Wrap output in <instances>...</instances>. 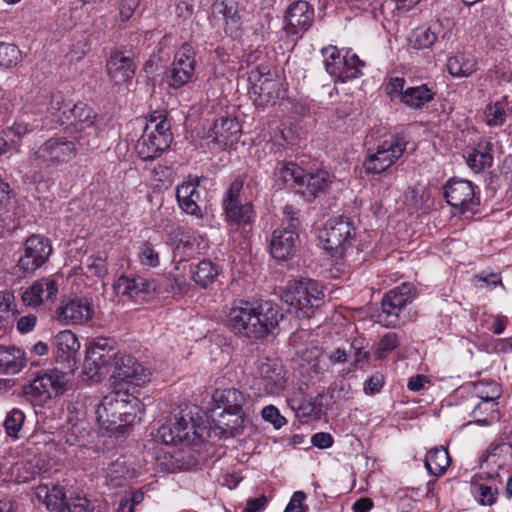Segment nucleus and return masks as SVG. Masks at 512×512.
<instances>
[{"label":"nucleus","instance_id":"nucleus-1","mask_svg":"<svg viewBox=\"0 0 512 512\" xmlns=\"http://www.w3.org/2000/svg\"><path fill=\"white\" fill-rule=\"evenodd\" d=\"M142 403L134 395L121 389L105 395L95 414L100 426L111 433H122L131 425L141 411Z\"/></svg>","mask_w":512,"mask_h":512},{"label":"nucleus","instance_id":"nucleus-2","mask_svg":"<svg viewBox=\"0 0 512 512\" xmlns=\"http://www.w3.org/2000/svg\"><path fill=\"white\" fill-rule=\"evenodd\" d=\"M206 427L202 418L192 411L175 409L167 421L158 429V439L166 444H200L205 437Z\"/></svg>","mask_w":512,"mask_h":512},{"label":"nucleus","instance_id":"nucleus-3","mask_svg":"<svg viewBox=\"0 0 512 512\" xmlns=\"http://www.w3.org/2000/svg\"><path fill=\"white\" fill-rule=\"evenodd\" d=\"M324 293L321 285L312 279L289 281L283 300L289 305V311L298 318H309L323 301Z\"/></svg>","mask_w":512,"mask_h":512},{"label":"nucleus","instance_id":"nucleus-4","mask_svg":"<svg viewBox=\"0 0 512 512\" xmlns=\"http://www.w3.org/2000/svg\"><path fill=\"white\" fill-rule=\"evenodd\" d=\"M77 155L76 144L64 136H54L33 148L29 162L37 168H56L70 162Z\"/></svg>","mask_w":512,"mask_h":512},{"label":"nucleus","instance_id":"nucleus-5","mask_svg":"<svg viewBox=\"0 0 512 512\" xmlns=\"http://www.w3.org/2000/svg\"><path fill=\"white\" fill-rule=\"evenodd\" d=\"M288 385V375L283 364L277 359H259L252 382V389L259 397H277Z\"/></svg>","mask_w":512,"mask_h":512},{"label":"nucleus","instance_id":"nucleus-6","mask_svg":"<svg viewBox=\"0 0 512 512\" xmlns=\"http://www.w3.org/2000/svg\"><path fill=\"white\" fill-rule=\"evenodd\" d=\"M284 220L287 226L276 229L270 241V251L277 260H288L296 251L299 243L298 229L300 220L292 206L283 209Z\"/></svg>","mask_w":512,"mask_h":512},{"label":"nucleus","instance_id":"nucleus-7","mask_svg":"<svg viewBox=\"0 0 512 512\" xmlns=\"http://www.w3.org/2000/svg\"><path fill=\"white\" fill-rule=\"evenodd\" d=\"M326 71L338 81L347 82L362 75L364 61L351 51L345 54L336 46H327L321 50Z\"/></svg>","mask_w":512,"mask_h":512},{"label":"nucleus","instance_id":"nucleus-8","mask_svg":"<svg viewBox=\"0 0 512 512\" xmlns=\"http://www.w3.org/2000/svg\"><path fill=\"white\" fill-rule=\"evenodd\" d=\"M353 236L354 228L351 222L343 217L330 219L320 235L322 248L331 252L332 257L336 258L337 271H341L343 265L338 260L343 259Z\"/></svg>","mask_w":512,"mask_h":512},{"label":"nucleus","instance_id":"nucleus-9","mask_svg":"<svg viewBox=\"0 0 512 512\" xmlns=\"http://www.w3.org/2000/svg\"><path fill=\"white\" fill-rule=\"evenodd\" d=\"M248 80L255 95L253 102L256 107L265 108L274 105L285 96V89L280 80L270 73L267 66H257L249 72Z\"/></svg>","mask_w":512,"mask_h":512},{"label":"nucleus","instance_id":"nucleus-10","mask_svg":"<svg viewBox=\"0 0 512 512\" xmlns=\"http://www.w3.org/2000/svg\"><path fill=\"white\" fill-rule=\"evenodd\" d=\"M406 142L397 135H389L374 150H369L363 167L366 173L379 174L389 169L405 152Z\"/></svg>","mask_w":512,"mask_h":512},{"label":"nucleus","instance_id":"nucleus-11","mask_svg":"<svg viewBox=\"0 0 512 512\" xmlns=\"http://www.w3.org/2000/svg\"><path fill=\"white\" fill-rule=\"evenodd\" d=\"M195 52L191 44L184 43L175 53L171 65L165 72L167 85L179 89L196 79Z\"/></svg>","mask_w":512,"mask_h":512},{"label":"nucleus","instance_id":"nucleus-12","mask_svg":"<svg viewBox=\"0 0 512 512\" xmlns=\"http://www.w3.org/2000/svg\"><path fill=\"white\" fill-rule=\"evenodd\" d=\"M66 373L58 369H50L38 375L24 388V393L35 403L43 404L51 398L62 394L67 384Z\"/></svg>","mask_w":512,"mask_h":512},{"label":"nucleus","instance_id":"nucleus-13","mask_svg":"<svg viewBox=\"0 0 512 512\" xmlns=\"http://www.w3.org/2000/svg\"><path fill=\"white\" fill-rule=\"evenodd\" d=\"M415 288L412 284L402 283L385 294L382 300V313L379 322L383 325L396 326L402 309L415 297Z\"/></svg>","mask_w":512,"mask_h":512},{"label":"nucleus","instance_id":"nucleus-14","mask_svg":"<svg viewBox=\"0 0 512 512\" xmlns=\"http://www.w3.org/2000/svg\"><path fill=\"white\" fill-rule=\"evenodd\" d=\"M52 253L49 239L41 235H31L24 244V254L17 262V268L24 274H32L42 267Z\"/></svg>","mask_w":512,"mask_h":512},{"label":"nucleus","instance_id":"nucleus-15","mask_svg":"<svg viewBox=\"0 0 512 512\" xmlns=\"http://www.w3.org/2000/svg\"><path fill=\"white\" fill-rule=\"evenodd\" d=\"M112 377L114 382L119 384L141 387L150 381L151 371L139 363L135 357L121 353L116 357Z\"/></svg>","mask_w":512,"mask_h":512},{"label":"nucleus","instance_id":"nucleus-16","mask_svg":"<svg viewBox=\"0 0 512 512\" xmlns=\"http://www.w3.org/2000/svg\"><path fill=\"white\" fill-rule=\"evenodd\" d=\"M242 187L241 181L235 180L231 183L224 198V210L231 224L245 229L252 223L254 211L250 203H241L239 197Z\"/></svg>","mask_w":512,"mask_h":512},{"label":"nucleus","instance_id":"nucleus-17","mask_svg":"<svg viewBox=\"0 0 512 512\" xmlns=\"http://www.w3.org/2000/svg\"><path fill=\"white\" fill-rule=\"evenodd\" d=\"M509 463H512V445L506 442L492 444L480 459V472L476 477L480 480H494Z\"/></svg>","mask_w":512,"mask_h":512},{"label":"nucleus","instance_id":"nucleus-18","mask_svg":"<svg viewBox=\"0 0 512 512\" xmlns=\"http://www.w3.org/2000/svg\"><path fill=\"white\" fill-rule=\"evenodd\" d=\"M216 409H222L220 415L227 414L234 417L233 421L222 422L230 429H236L243 422V404L245 397L242 392L235 388L217 389L212 395Z\"/></svg>","mask_w":512,"mask_h":512},{"label":"nucleus","instance_id":"nucleus-19","mask_svg":"<svg viewBox=\"0 0 512 512\" xmlns=\"http://www.w3.org/2000/svg\"><path fill=\"white\" fill-rule=\"evenodd\" d=\"M446 202L460 213L478 205L474 184L465 179L452 178L444 186Z\"/></svg>","mask_w":512,"mask_h":512},{"label":"nucleus","instance_id":"nucleus-20","mask_svg":"<svg viewBox=\"0 0 512 512\" xmlns=\"http://www.w3.org/2000/svg\"><path fill=\"white\" fill-rule=\"evenodd\" d=\"M301 365L307 364L315 376H320L330 369L332 365L343 363L347 359L344 349L337 348L330 354H324L317 346L306 347L298 352Z\"/></svg>","mask_w":512,"mask_h":512},{"label":"nucleus","instance_id":"nucleus-21","mask_svg":"<svg viewBox=\"0 0 512 512\" xmlns=\"http://www.w3.org/2000/svg\"><path fill=\"white\" fill-rule=\"evenodd\" d=\"M254 311L251 313L250 323L255 327V331L248 332V338H262L270 333L282 319L277 306L269 301L253 302Z\"/></svg>","mask_w":512,"mask_h":512},{"label":"nucleus","instance_id":"nucleus-22","mask_svg":"<svg viewBox=\"0 0 512 512\" xmlns=\"http://www.w3.org/2000/svg\"><path fill=\"white\" fill-rule=\"evenodd\" d=\"M58 118L62 124L71 125L80 134L85 133L87 136L96 134L95 115L92 109L84 103L65 104L63 108H59Z\"/></svg>","mask_w":512,"mask_h":512},{"label":"nucleus","instance_id":"nucleus-23","mask_svg":"<svg viewBox=\"0 0 512 512\" xmlns=\"http://www.w3.org/2000/svg\"><path fill=\"white\" fill-rule=\"evenodd\" d=\"M121 355L115 352L114 348L106 338H98L90 344L85 356V369L89 370L92 376L102 374V370L110 364L115 366L116 357Z\"/></svg>","mask_w":512,"mask_h":512},{"label":"nucleus","instance_id":"nucleus-24","mask_svg":"<svg viewBox=\"0 0 512 512\" xmlns=\"http://www.w3.org/2000/svg\"><path fill=\"white\" fill-rule=\"evenodd\" d=\"M136 71V64L131 52L126 50H114L107 61V73L115 84L130 81Z\"/></svg>","mask_w":512,"mask_h":512},{"label":"nucleus","instance_id":"nucleus-25","mask_svg":"<svg viewBox=\"0 0 512 512\" xmlns=\"http://www.w3.org/2000/svg\"><path fill=\"white\" fill-rule=\"evenodd\" d=\"M176 198L179 207L183 212L201 218L203 212L201 204V192L199 190L198 178H190L177 186Z\"/></svg>","mask_w":512,"mask_h":512},{"label":"nucleus","instance_id":"nucleus-26","mask_svg":"<svg viewBox=\"0 0 512 512\" xmlns=\"http://www.w3.org/2000/svg\"><path fill=\"white\" fill-rule=\"evenodd\" d=\"M314 21V8L306 1H295L285 13V28L290 34L306 32Z\"/></svg>","mask_w":512,"mask_h":512},{"label":"nucleus","instance_id":"nucleus-27","mask_svg":"<svg viewBox=\"0 0 512 512\" xmlns=\"http://www.w3.org/2000/svg\"><path fill=\"white\" fill-rule=\"evenodd\" d=\"M58 293V283L52 277L36 280L22 294L23 302L31 307H38L46 301H53Z\"/></svg>","mask_w":512,"mask_h":512},{"label":"nucleus","instance_id":"nucleus-28","mask_svg":"<svg viewBox=\"0 0 512 512\" xmlns=\"http://www.w3.org/2000/svg\"><path fill=\"white\" fill-rule=\"evenodd\" d=\"M57 319L64 325H77L90 320L93 309L87 299H73L61 305L57 311Z\"/></svg>","mask_w":512,"mask_h":512},{"label":"nucleus","instance_id":"nucleus-29","mask_svg":"<svg viewBox=\"0 0 512 512\" xmlns=\"http://www.w3.org/2000/svg\"><path fill=\"white\" fill-rule=\"evenodd\" d=\"M215 19L224 22V30L230 36L237 34L241 27V15L235 0H216L212 6Z\"/></svg>","mask_w":512,"mask_h":512},{"label":"nucleus","instance_id":"nucleus-30","mask_svg":"<svg viewBox=\"0 0 512 512\" xmlns=\"http://www.w3.org/2000/svg\"><path fill=\"white\" fill-rule=\"evenodd\" d=\"M241 135V127L235 118L221 117L217 119L208 132L218 144L232 145L236 143Z\"/></svg>","mask_w":512,"mask_h":512},{"label":"nucleus","instance_id":"nucleus-31","mask_svg":"<svg viewBox=\"0 0 512 512\" xmlns=\"http://www.w3.org/2000/svg\"><path fill=\"white\" fill-rule=\"evenodd\" d=\"M252 311L254 303L249 301H239L230 309L228 323L235 333L248 337L249 331H255V327L250 323Z\"/></svg>","mask_w":512,"mask_h":512},{"label":"nucleus","instance_id":"nucleus-32","mask_svg":"<svg viewBox=\"0 0 512 512\" xmlns=\"http://www.w3.org/2000/svg\"><path fill=\"white\" fill-rule=\"evenodd\" d=\"M113 288L117 295L126 296L130 299H135L140 294H147L156 290L153 282L140 276L133 278L121 276L115 281Z\"/></svg>","mask_w":512,"mask_h":512},{"label":"nucleus","instance_id":"nucleus-33","mask_svg":"<svg viewBox=\"0 0 512 512\" xmlns=\"http://www.w3.org/2000/svg\"><path fill=\"white\" fill-rule=\"evenodd\" d=\"M306 173L293 162H280L274 171V179L279 185L291 187L300 192L304 187Z\"/></svg>","mask_w":512,"mask_h":512},{"label":"nucleus","instance_id":"nucleus-34","mask_svg":"<svg viewBox=\"0 0 512 512\" xmlns=\"http://www.w3.org/2000/svg\"><path fill=\"white\" fill-rule=\"evenodd\" d=\"M191 279L201 288L212 287L221 275V268L211 260H202L196 265L190 266Z\"/></svg>","mask_w":512,"mask_h":512},{"label":"nucleus","instance_id":"nucleus-35","mask_svg":"<svg viewBox=\"0 0 512 512\" xmlns=\"http://www.w3.org/2000/svg\"><path fill=\"white\" fill-rule=\"evenodd\" d=\"M55 355L59 361L70 364L80 349L77 336L70 330L59 332L54 338Z\"/></svg>","mask_w":512,"mask_h":512},{"label":"nucleus","instance_id":"nucleus-36","mask_svg":"<svg viewBox=\"0 0 512 512\" xmlns=\"http://www.w3.org/2000/svg\"><path fill=\"white\" fill-rule=\"evenodd\" d=\"M468 167L475 173L483 171L493 163V144L490 140H480L466 156Z\"/></svg>","mask_w":512,"mask_h":512},{"label":"nucleus","instance_id":"nucleus-37","mask_svg":"<svg viewBox=\"0 0 512 512\" xmlns=\"http://www.w3.org/2000/svg\"><path fill=\"white\" fill-rule=\"evenodd\" d=\"M170 144L165 138L155 136L154 139L153 136L143 133L135 145V150L142 160H154L169 148Z\"/></svg>","mask_w":512,"mask_h":512},{"label":"nucleus","instance_id":"nucleus-38","mask_svg":"<svg viewBox=\"0 0 512 512\" xmlns=\"http://www.w3.org/2000/svg\"><path fill=\"white\" fill-rule=\"evenodd\" d=\"M36 497L42 501L47 509L53 512H63L66 504V495L62 487L58 485L41 484L36 488Z\"/></svg>","mask_w":512,"mask_h":512},{"label":"nucleus","instance_id":"nucleus-39","mask_svg":"<svg viewBox=\"0 0 512 512\" xmlns=\"http://www.w3.org/2000/svg\"><path fill=\"white\" fill-rule=\"evenodd\" d=\"M447 69L454 77H469L477 70V59L468 52L457 53L448 58Z\"/></svg>","mask_w":512,"mask_h":512},{"label":"nucleus","instance_id":"nucleus-40","mask_svg":"<svg viewBox=\"0 0 512 512\" xmlns=\"http://www.w3.org/2000/svg\"><path fill=\"white\" fill-rule=\"evenodd\" d=\"M25 365L24 352L13 346H0V373L16 374Z\"/></svg>","mask_w":512,"mask_h":512},{"label":"nucleus","instance_id":"nucleus-41","mask_svg":"<svg viewBox=\"0 0 512 512\" xmlns=\"http://www.w3.org/2000/svg\"><path fill=\"white\" fill-rule=\"evenodd\" d=\"M171 123L163 111H154L149 115L143 133L150 136L165 138V141L172 142V133L170 131Z\"/></svg>","mask_w":512,"mask_h":512},{"label":"nucleus","instance_id":"nucleus-42","mask_svg":"<svg viewBox=\"0 0 512 512\" xmlns=\"http://www.w3.org/2000/svg\"><path fill=\"white\" fill-rule=\"evenodd\" d=\"M332 182L331 176L326 171H318L309 176L307 181L304 180V187L300 192L308 200L318 197L327 191Z\"/></svg>","mask_w":512,"mask_h":512},{"label":"nucleus","instance_id":"nucleus-43","mask_svg":"<svg viewBox=\"0 0 512 512\" xmlns=\"http://www.w3.org/2000/svg\"><path fill=\"white\" fill-rule=\"evenodd\" d=\"M434 93L426 85L411 86L402 93L401 102L414 109L422 108L433 99Z\"/></svg>","mask_w":512,"mask_h":512},{"label":"nucleus","instance_id":"nucleus-44","mask_svg":"<svg viewBox=\"0 0 512 512\" xmlns=\"http://www.w3.org/2000/svg\"><path fill=\"white\" fill-rule=\"evenodd\" d=\"M450 465L448 451L443 447H436L428 451L425 458V467L430 475L442 476Z\"/></svg>","mask_w":512,"mask_h":512},{"label":"nucleus","instance_id":"nucleus-45","mask_svg":"<svg viewBox=\"0 0 512 512\" xmlns=\"http://www.w3.org/2000/svg\"><path fill=\"white\" fill-rule=\"evenodd\" d=\"M36 129L37 125L34 122L29 121L28 118L19 117L3 133L13 146L20 147L22 139Z\"/></svg>","mask_w":512,"mask_h":512},{"label":"nucleus","instance_id":"nucleus-46","mask_svg":"<svg viewBox=\"0 0 512 512\" xmlns=\"http://www.w3.org/2000/svg\"><path fill=\"white\" fill-rule=\"evenodd\" d=\"M478 480L480 479L475 475L471 484V493L474 499L479 505L492 506L497 500V486L479 483Z\"/></svg>","mask_w":512,"mask_h":512},{"label":"nucleus","instance_id":"nucleus-47","mask_svg":"<svg viewBox=\"0 0 512 512\" xmlns=\"http://www.w3.org/2000/svg\"><path fill=\"white\" fill-rule=\"evenodd\" d=\"M472 417L475 422L482 425H490L498 420L497 400H480L472 411Z\"/></svg>","mask_w":512,"mask_h":512},{"label":"nucleus","instance_id":"nucleus-48","mask_svg":"<svg viewBox=\"0 0 512 512\" xmlns=\"http://www.w3.org/2000/svg\"><path fill=\"white\" fill-rule=\"evenodd\" d=\"M507 97L489 103L484 111L485 121L489 126H501L506 120Z\"/></svg>","mask_w":512,"mask_h":512},{"label":"nucleus","instance_id":"nucleus-49","mask_svg":"<svg viewBox=\"0 0 512 512\" xmlns=\"http://www.w3.org/2000/svg\"><path fill=\"white\" fill-rule=\"evenodd\" d=\"M437 40V35L430 27L421 26L415 28L409 38V45L414 49H426L431 47Z\"/></svg>","mask_w":512,"mask_h":512},{"label":"nucleus","instance_id":"nucleus-50","mask_svg":"<svg viewBox=\"0 0 512 512\" xmlns=\"http://www.w3.org/2000/svg\"><path fill=\"white\" fill-rule=\"evenodd\" d=\"M25 421V414L22 410L14 408L5 417L3 427L7 436L12 439H19Z\"/></svg>","mask_w":512,"mask_h":512},{"label":"nucleus","instance_id":"nucleus-51","mask_svg":"<svg viewBox=\"0 0 512 512\" xmlns=\"http://www.w3.org/2000/svg\"><path fill=\"white\" fill-rule=\"evenodd\" d=\"M474 394L480 400H498L502 390L497 382L483 379L474 384Z\"/></svg>","mask_w":512,"mask_h":512},{"label":"nucleus","instance_id":"nucleus-52","mask_svg":"<svg viewBox=\"0 0 512 512\" xmlns=\"http://www.w3.org/2000/svg\"><path fill=\"white\" fill-rule=\"evenodd\" d=\"M398 345L399 339L396 333L389 332L383 335L378 343L376 352L377 358L380 360L385 359L389 353L398 347Z\"/></svg>","mask_w":512,"mask_h":512},{"label":"nucleus","instance_id":"nucleus-53","mask_svg":"<svg viewBox=\"0 0 512 512\" xmlns=\"http://www.w3.org/2000/svg\"><path fill=\"white\" fill-rule=\"evenodd\" d=\"M84 265L86 273L90 276L103 278L107 274V264L103 257L89 256Z\"/></svg>","mask_w":512,"mask_h":512},{"label":"nucleus","instance_id":"nucleus-54","mask_svg":"<svg viewBox=\"0 0 512 512\" xmlns=\"http://www.w3.org/2000/svg\"><path fill=\"white\" fill-rule=\"evenodd\" d=\"M92 509L90 501L85 496L77 494L67 498L63 512H92Z\"/></svg>","mask_w":512,"mask_h":512},{"label":"nucleus","instance_id":"nucleus-55","mask_svg":"<svg viewBox=\"0 0 512 512\" xmlns=\"http://www.w3.org/2000/svg\"><path fill=\"white\" fill-rule=\"evenodd\" d=\"M262 418L271 423L276 429L281 428L286 423V419L280 414L279 410L273 406L268 405L263 408L261 412Z\"/></svg>","mask_w":512,"mask_h":512},{"label":"nucleus","instance_id":"nucleus-56","mask_svg":"<svg viewBox=\"0 0 512 512\" xmlns=\"http://www.w3.org/2000/svg\"><path fill=\"white\" fill-rule=\"evenodd\" d=\"M139 260L142 265L156 267L159 265V254L149 244H144L139 252Z\"/></svg>","mask_w":512,"mask_h":512},{"label":"nucleus","instance_id":"nucleus-57","mask_svg":"<svg viewBox=\"0 0 512 512\" xmlns=\"http://www.w3.org/2000/svg\"><path fill=\"white\" fill-rule=\"evenodd\" d=\"M473 281L477 288L495 287L497 285H502L501 276L497 273H490L487 275L477 274L474 276Z\"/></svg>","mask_w":512,"mask_h":512},{"label":"nucleus","instance_id":"nucleus-58","mask_svg":"<svg viewBox=\"0 0 512 512\" xmlns=\"http://www.w3.org/2000/svg\"><path fill=\"white\" fill-rule=\"evenodd\" d=\"M305 499L306 494L304 492H294L284 512H307V507L304 505Z\"/></svg>","mask_w":512,"mask_h":512},{"label":"nucleus","instance_id":"nucleus-59","mask_svg":"<svg viewBox=\"0 0 512 512\" xmlns=\"http://www.w3.org/2000/svg\"><path fill=\"white\" fill-rule=\"evenodd\" d=\"M14 306V295L8 291L0 292V318L8 317L9 314L13 315Z\"/></svg>","mask_w":512,"mask_h":512},{"label":"nucleus","instance_id":"nucleus-60","mask_svg":"<svg viewBox=\"0 0 512 512\" xmlns=\"http://www.w3.org/2000/svg\"><path fill=\"white\" fill-rule=\"evenodd\" d=\"M138 6L139 0H121L118 7L121 21L129 20Z\"/></svg>","mask_w":512,"mask_h":512},{"label":"nucleus","instance_id":"nucleus-61","mask_svg":"<svg viewBox=\"0 0 512 512\" xmlns=\"http://www.w3.org/2000/svg\"><path fill=\"white\" fill-rule=\"evenodd\" d=\"M405 80L400 77L392 78L387 84L386 91L388 95L394 99L399 97L401 99L402 93L405 91Z\"/></svg>","mask_w":512,"mask_h":512},{"label":"nucleus","instance_id":"nucleus-62","mask_svg":"<svg viewBox=\"0 0 512 512\" xmlns=\"http://www.w3.org/2000/svg\"><path fill=\"white\" fill-rule=\"evenodd\" d=\"M311 443L317 448L327 449L333 445V437L329 433L318 432L311 437Z\"/></svg>","mask_w":512,"mask_h":512},{"label":"nucleus","instance_id":"nucleus-63","mask_svg":"<svg viewBox=\"0 0 512 512\" xmlns=\"http://www.w3.org/2000/svg\"><path fill=\"white\" fill-rule=\"evenodd\" d=\"M383 385V377L380 375H373L365 381L364 391L366 394L372 395L380 392Z\"/></svg>","mask_w":512,"mask_h":512},{"label":"nucleus","instance_id":"nucleus-64","mask_svg":"<svg viewBox=\"0 0 512 512\" xmlns=\"http://www.w3.org/2000/svg\"><path fill=\"white\" fill-rule=\"evenodd\" d=\"M267 503L268 500L264 495L258 498H249L242 512H260L265 509Z\"/></svg>","mask_w":512,"mask_h":512}]
</instances>
